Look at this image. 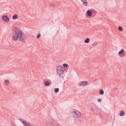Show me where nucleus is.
<instances>
[{"instance_id":"obj_19","label":"nucleus","mask_w":126,"mask_h":126,"mask_svg":"<svg viewBox=\"0 0 126 126\" xmlns=\"http://www.w3.org/2000/svg\"><path fill=\"white\" fill-rule=\"evenodd\" d=\"M5 84L6 85H7L9 84V81L8 80H6L5 81Z\"/></svg>"},{"instance_id":"obj_21","label":"nucleus","mask_w":126,"mask_h":126,"mask_svg":"<svg viewBox=\"0 0 126 126\" xmlns=\"http://www.w3.org/2000/svg\"><path fill=\"white\" fill-rule=\"evenodd\" d=\"M63 66L65 67H67L68 66V64L66 63L63 64Z\"/></svg>"},{"instance_id":"obj_18","label":"nucleus","mask_w":126,"mask_h":126,"mask_svg":"<svg viewBox=\"0 0 126 126\" xmlns=\"http://www.w3.org/2000/svg\"><path fill=\"white\" fill-rule=\"evenodd\" d=\"M118 30L119 31H122L123 30V28L122 27L119 26L118 27Z\"/></svg>"},{"instance_id":"obj_20","label":"nucleus","mask_w":126,"mask_h":126,"mask_svg":"<svg viewBox=\"0 0 126 126\" xmlns=\"http://www.w3.org/2000/svg\"><path fill=\"white\" fill-rule=\"evenodd\" d=\"M41 36V34L40 33H39L37 35V38H40Z\"/></svg>"},{"instance_id":"obj_27","label":"nucleus","mask_w":126,"mask_h":126,"mask_svg":"<svg viewBox=\"0 0 126 126\" xmlns=\"http://www.w3.org/2000/svg\"><path fill=\"white\" fill-rule=\"evenodd\" d=\"M32 126H36V125H35L34 124H32Z\"/></svg>"},{"instance_id":"obj_1","label":"nucleus","mask_w":126,"mask_h":126,"mask_svg":"<svg viewBox=\"0 0 126 126\" xmlns=\"http://www.w3.org/2000/svg\"><path fill=\"white\" fill-rule=\"evenodd\" d=\"M25 35L21 31L17 32L16 31H13L12 32V39L14 41H16L18 39L19 40L22 42H25Z\"/></svg>"},{"instance_id":"obj_11","label":"nucleus","mask_w":126,"mask_h":126,"mask_svg":"<svg viewBox=\"0 0 126 126\" xmlns=\"http://www.w3.org/2000/svg\"><path fill=\"white\" fill-rule=\"evenodd\" d=\"M82 2L83 3V5L85 6H87L88 5V3L86 2V0H81Z\"/></svg>"},{"instance_id":"obj_23","label":"nucleus","mask_w":126,"mask_h":126,"mask_svg":"<svg viewBox=\"0 0 126 126\" xmlns=\"http://www.w3.org/2000/svg\"><path fill=\"white\" fill-rule=\"evenodd\" d=\"M101 99L99 98L98 99L97 101L98 102H101Z\"/></svg>"},{"instance_id":"obj_15","label":"nucleus","mask_w":126,"mask_h":126,"mask_svg":"<svg viewBox=\"0 0 126 126\" xmlns=\"http://www.w3.org/2000/svg\"><path fill=\"white\" fill-rule=\"evenodd\" d=\"M90 41V39L89 38H86L84 40V43H88Z\"/></svg>"},{"instance_id":"obj_22","label":"nucleus","mask_w":126,"mask_h":126,"mask_svg":"<svg viewBox=\"0 0 126 126\" xmlns=\"http://www.w3.org/2000/svg\"><path fill=\"white\" fill-rule=\"evenodd\" d=\"M54 126H61L59 124L56 123V124L54 125Z\"/></svg>"},{"instance_id":"obj_2","label":"nucleus","mask_w":126,"mask_h":126,"mask_svg":"<svg viewBox=\"0 0 126 126\" xmlns=\"http://www.w3.org/2000/svg\"><path fill=\"white\" fill-rule=\"evenodd\" d=\"M56 71L58 74L61 77H63L64 75V70L63 69L62 66L60 65L57 66L56 69Z\"/></svg>"},{"instance_id":"obj_28","label":"nucleus","mask_w":126,"mask_h":126,"mask_svg":"<svg viewBox=\"0 0 126 126\" xmlns=\"http://www.w3.org/2000/svg\"><path fill=\"white\" fill-rule=\"evenodd\" d=\"M116 89H117L116 88H114V90H115Z\"/></svg>"},{"instance_id":"obj_3","label":"nucleus","mask_w":126,"mask_h":126,"mask_svg":"<svg viewBox=\"0 0 126 126\" xmlns=\"http://www.w3.org/2000/svg\"><path fill=\"white\" fill-rule=\"evenodd\" d=\"M73 117L75 118L79 117L81 115L80 112L76 110H73L72 111Z\"/></svg>"},{"instance_id":"obj_4","label":"nucleus","mask_w":126,"mask_h":126,"mask_svg":"<svg viewBox=\"0 0 126 126\" xmlns=\"http://www.w3.org/2000/svg\"><path fill=\"white\" fill-rule=\"evenodd\" d=\"M19 120L25 126H30L31 124L28 122L22 119L19 118Z\"/></svg>"},{"instance_id":"obj_9","label":"nucleus","mask_w":126,"mask_h":126,"mask_svg":"<svg viewBox=\"0 0 126 126\" xmlns=\"http://www.w3.org/2000/svg\"><path fill=\"white\" fill-rule=\"evenodd\" d=\"M47 126H54L53 124L51 122H48L46 124Z\"/></svg>"},{"instance_id":"obj_6","label":"nucleus","mask_w":126,"mask_h":126,"mask_svg":"<svg viewBox=\"0 0 126 126\" xmlns=\"http://www.w3.org/2000/svg\"><path fill=\"white\" fill-rule=\"evenodd\" d=\"M88 83V82L86 81H82L80 82L79 84L80 86H86Z\"/></svg>"},{"instance_id":"obj_14","label":"nucleus","mask_w":126,"mask_h":126,"mask_svg":"<svg viewBox=\"0 0 126 126\" xmlns=\"http://www.w3.org/2000/svg\"><path fill=\"white\" fill-rule=\"evenodd\" d=\"M44 84L46 86H48L49 85L50 83L49 81H47L44 82Z\"/></svg>"},{"instance_id":"obj_26","label":"nucleus","mask_w":126,"mask_h":126,"mask_svg":"<svg viewBox=\"0 0 126 126\" xmlns=\"http://www.w3.org/2000/svg\"><path fill=\"white\" fill-rule=\"evenodd\" d=\"M97 44V43H96V42L95 43H94L93 44L92 46H94V45H95Z\"/></svg>"},{"instance_id":"obj_13","label":"nucleus","mask_w":126,"mask_h":126,"mask_svg":"<svg viewBox=\"0 0 126 126\" xmlns=\"http://www.w3.org/2000/svg\"><path fill=\"white\" fill-rule=\"evenodd\" d=\"M18 16L17 14H15L12 17V19H16L17 18Z\"/></svg>"},{"instance_id":"obj_12","label":"nucleus","mask_w":126,"mask_h":126,"mask_svg":"<svg viewBox=\"0 0 126 126\" xmlns=\"http://www.w3.org/2000/svg\"><path fill=\"white\" fill-rule=\"evenodd\" d=\"M125 114V112L123 111H120V113L119 114V115L120 116H123Z\"/></svg>"},{"instance_id":"obj_8","label":"nucleus","mask_w":126,"mask_h":126,"mask_svg":"<svg viewBox=\"0 0 126 126\" xmlns=\"http://www.w3.org/2000/svg\"><path fill=\"white\" fill-rule=\"evenodd\" d=\"M87 14L88 16H90L92 15V12L90 10H89L87 11Z\"/></svg>"},{"instance_id":"obj_17","label":"nucleus","mask_w":126,"mask_h":126,"mask_svg":"<svg viewBox=\"0 0 126 126\" xmlns=\"http://www.w3.org/2000/svg\"><path fill=\"white\" fill-rule=\"evenodd\" d=\"M59 91V89L58 88H55L54 90V92L55 93H57Z\"/></svg>"},{"instance_id":"obj_16","label":"nucleus","mask_w":126,"mask_h":126,"mask_svg":"<svg viewBox=\"0 0 126 126\" xmlns=\"http://www.w3.org/2000/svg\"><path fill=\"white\" fill-rule=\"evenodd\" d=\"M104 91L102 89H100L99 92V94L100 95H102L104 94Z\"/></svg>"},{"instance_id":"obj_24","label":"nucleus","mask_w":126,"mask_h":126,"mask_svg":"<svg viewBox=\"0 0 126 126\" xmlns=\"http://www.w3.org/2000/svg\"><path fill=\"white\" fill-rule=\"evenodd\" d=\"M49 5L51 6H54V5L53 4H50Z\"/></svg>"},{"instance_id":"obj_10","label":"nucleus","mask_w":126,"mask_h":126,"mask_svg":"<svg viewBox=\"0 0 126 126\" xmlns=\"http://www.w3.org/2000/svg\"><path fill=\"white\" fill-rule=\"evenodd\" d=\"M122 54H125V52L123 49H122L118 53V54L119 55H120Z\"/></svg>"},{"instance_id":"obj_7","label":"nucleus","mask_w":126,"mask_h":126,"mask_svg":"<svg viewBox=\"0 0 126 126\" xmlns=\"http://www.w3.org/2000/svg\"><path fill=\"white\" fill-rule=\"evenodd\" d=\"M95 109L96 110V114L97 115H99V114H100V113L101 110V109L99 108L96 106L95 107Z\"/></svg>"},{"instance_id":"obj_5","label":"nucleus","mask_w":126,"mask_h":126,"mask_svg":"<svg viewBox=\"0 0 126 126\" xmlns=\"http://www.w3.org/2000/svg\"><path fill=\"white\" fill-rule=\"evenodd\" d=\"M2 19L4 22H7L9 20V18L7 15H3L2 16Z\"/></svg>"},{"instance_id":"obj_25","label":"nucleus","mask_w":126,"mask_h":126,"mask_svg":"<svg viewBox=\"0 0 126 126\" xmlns=\"http://www.w3.org/2000/svg\"><path fill=\"white\" fill-rule=\"evenodd\" d=\"M90 110L91 111H93V108L92 107H91L90 109Z\"/></svg>"}]
</instances>
